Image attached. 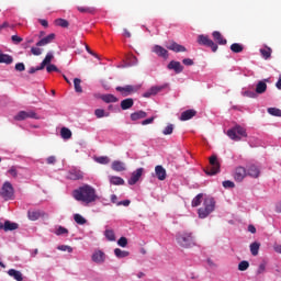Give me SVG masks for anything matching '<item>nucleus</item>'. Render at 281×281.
<instances>
[{
	"label": "nucleus",
	"instance_id": "obj_1",
	"mask_svg": "<svg viewBox=\"0 0 281 281\" xmlns=\"http://www.w3.org/2000/svg\"><path fill=\"white\" fill-rule=\"evenodd\" d=\"M71 195H72V199H75V201L85 203V205L95 203V201L99 199L95 188H93L91 184H83L75 189Z\"/></svg>",
	"mask_w": 281,
	"mask_h": 281
},
{
	"label": "nucleus",
	"instance_id": "obj_2",
	"mask_svg": "<svg viewBox=\"0 0 281 281\" xmlns=\"http://www.w3.org/2000/svg\"><path fill=\"white\" fill-rule=\"evenodd\" d=\"M176 240L183 249H190L196 246V243H194V236H192V233L190 232L178 233Z\"/></svg>",
	"mask_w": 281,
	"mask_h": 281
},
{
	"label": "nucleus",
	"instance_id": "obj_3",
	"mask_svg": "<svg viewBox=\"0 0 281 281\" xmlns=\"http://www.w3.org/2000/svg\"><path fill=\"white\" fill-rule=\"evenodd\" d=\"M216 207L214 198H206L203 206L198 210L199 218H207Z\"/></svg>",
	"mask_w": 281,
	"mask_h": 281
},
{
	"label": "nucleus",
	"instance_id": "obj_4",
	"mask_svg": "<svg viewBox=\"0 0 281 281\" xmlns=\"http://www.w3.org/2000/svg\"><path fill=\"white\" fill-rule=\"evenodd\" d=\"M210 166L204 169L205 175L209 177H214V175H218L221 172V162L218 161V157L213 155L209 158Z\"/></svg>",
	"mask_w": 281,
	"mask_h": 281
},
{
	"label": "nucleus",
	"instance_id": "obj_5",
	"mask_svg": "<svg viewBox=\"0 0 281 281\" xmlns=\"http://www.w3.org/2000/svg\"><path fill=\"white\" fill-rule=\"evenodd\" d=\"M227 136L229 139H233V142H240L243 137H247V130L240 125H236L227 131Z\"/></svg>",
	"mask_w": 281,
	"mask_h": 281
},
{
	"label": "nucleus",
	"instance_id": "obj_6",
	"mask_svg": "<svg viewBox=\"0 0 281 281\" xmlns=\"http://www.w3.org/2000/svg\"><path fill=\"white\" fill-rule=\"evenodd\" d=\"M0 196L3 199V201H13L14 199V187H12V183L4 182L1 190H0Z\"/></svg>",
	"mask_w": 281,
	"mask_h": 281
},
{
	"label": "nucleus",
	"instance_id": "obj_7",
	"mask_svg": "<svg viewBox=\"0 0 281 281\" xmlns=\"http://www.w3.org/2000/svg\"><path fill=\"white\" fill-rule=\"evenodd\" d=\"M138 89H142V86H132L127 85L125 87L117 86L115 91L121 93L123 98H128V95H133V93H137Z\"/></svg>",
	"mask_w": 281,
	"mask_h": 281
},
{
	"label": "nucleus",
	"instance_id": "obj_8",
	"mask_svg": "<svg viewBox=\"0 0 281 281\" xmlns=\"http://www.w3.org/2000/svg\"><path fill=\"white\" fill-rule=\"evenodd\" d=\"M199 45H204V47H211L212 52H218V45L214 43L207 35H199L198 36Z\"/></svg>",
	"mask_w": 281,
	"mask_h": 281
},
{
	"label": "nucleus",
	"instance_id": "obj_9",
	"mask_svg": "<svg viewBox=\"0 0 281 281\" xmlns=\"http://www.w3.org/2000/svg\"><path fill=\"white\" fill-rule=\"evenodd\" d=\"M38 120V115L36 114V112L34 111H20L18 113V115L14 116V120H16L18 122H22V120Z\"/></svg>",
	"mask_w": 281,
	"mask_h": 281
},
{
	"label": "nucleus",
	"instance_id": "obj_10",
	"mask_svg": "<svg viewBox=\"0 0 281 281\" xmlns=\"http://www.w3.org/2000/svg\"><path fill=\"white\" fill-rule=\"evenodd\" d=\"M233 177L237 183H240L245 180V177H247V169L245 167H237L233 173Z\"/></svg>",
	"mask_w": 281,
	"mask_h": 281
},
{
	"label": "nucleus",
	"instance_id": "obj_11",
	"mask_svg": "<svg viewBox=\"0 0 281 281\" xmlns=\"http://www.w3.org/2000/svg\"><path fill=\"white\" fill-rule=\"evenodd\" d=\"M142 175H144V168L136 169L127 181L128 186H135L142 179Z\"/></svg>",
	"mask_w": 281,
	"mask_h": 281
},
{
	"label": "nucleus",
	"instance_id": "obj_12",
	"mask_svg": "<svg viewBox=\"0 0 281 281\" xmlns=\"http://www.w3.org/2000/svg\"><path fill=\"white\" fill-rule=\"evenodd\" d=\"M167 49H170V52H176V54H179L181 52H188L186 46L178 44L177 42H169L166 46Z\"/></svg>",
	"mask_w": 281,
	"mask_h": 281
},
{
	"label": "nucleus",
	"instance_id": "obj_13",
	"mask_svg": "<svg viewBox=\"0 0 281 281\" xmlns=\"http://www.w3.org/2000/svg\"><path fill=\"white\" fill-rule=\"evenodd\" d=\"M19 225L11 221H5L4 224L0 222V229H3L4 232H14Z\"/></svg>",
	"mask_w": 281,
	"mask_h": 281
},
{
	"label": "nucleus",
	"instance_id": "obj_14",
	"mask_svg": "<svg viewBox=\"0 0 281 281\" xmlns=\"http://www.w3.org/2000/svg\"><path fill=\"white\" fill-rule=\"evenodd\" d=\"M155 175L158 181H166V177H168V175L166 173V169L161 165H157L155 167Z\"/></svg>",
	"mask_w": 281,
	"mask_h": 281
},
{
	"label": "nucleus",
	"instance_id": "obj_15",
	"mask_svg": "<svg viewBox=\"0 0 281 281\" xmlns=\"http://www.w3.org/2000/svg\"><path fill=\"white\" fill-rule=\"evenodd\" d=\"M106 259V255L102 250H97L92 255V262H95L97 265H102L104 260Z\"/></svg>",
	"mask_w": 281,
	"mask_h": 281
},
{
	"label": "nucleus",
	"instance_id": "obj_16",
	"mask_svg": "<svg viewBox=\"0 0 281 281\" xmlns=\"http://www.w3.org/2000/svg\"><path fill=\"white\" fill-rule=\"evenodd\" d=\"M248 177H252V179H258L260 177V168L256 165H250L246 171Z\"/></svg>",
	"mask_w": 281,
	"mask_h": 281
},
{
	"label": "nucleus",
	"instance_id": "obj_17",
	"mask_svg": "<svg viewBox=\"0 0 281 281\" xmlns=\"http://www.w3.org/2000/svg\"><path fill=\"white\" fill-rule=\"evenodd\" d=\"M54 38H56V34L50 33L46 37H44L41 41H38L36 43V47H45V45H49V43H52V41H54Z\"/></svg>",
	"mask_w": 281,
	"mask_h": 281
},
{
	"label": "nucleus",
	"instance_id": "obj_18",
	"mask_svg": "<svg viewBox=\"0 0 281 281\" xmlns=\"http://www.w3.org/2000/svg\"><path fill=\"white\" fill-rule=\"evenodd\" d=\"M153 52L160 58H168V49L164 48L162 46L155 45L153 47Z\"/></svg>",
	"mask_w": 281,
	"mask_h": 281
},
{
	"label": "nucleus",
	"instance_id": "obj_19",
	"mask_svg": "<svg viewBox=\"0 0 281 281\" xmlns=\"http://www.w3.org/2000/svg\"><path fill=\"white\" fill-rule=\"evenodd\" d=\"M112 170L114 172H124L126 170V164L120 161V160H114L111 166Z\"/></svg>",
	"mask_w": 281,
	"mask_h": 281
},
{
	"label": "nucleus",
	"instance_id": "obj_20",
	"mask_svg": "<svg viewBox=\"0 0 281 281\" xmlns=\"http://www.w3.org/2000/svg\"><path fill=\"white\" fill-rule=\"evenodd\" d=\"M196 115L195 110H186L181 113L180 120L181 122H188V120H192Z\"/></svg>",
	"mask_w": 281,
	"mask_h": 281
},
{
	"label": "nucleus",
	"instance_id": "obj_21",
	"mask_svg": "<svg viewBox=\"0 0 281 281\" xmlns=\"http://www.w3.org/2000/svg\"><path fill=\"white\" fill-rule=\"evenodd\" d=\"M68 179H70L71 181H78L80 179H82V171L77 170V169H72L68 172Z\"/></svg>",
	"mask_w": 281,
	"mask_h": 281
},
{
	"label": "nucleus",
	"instance_id": "obj_22",
	"mask_svg": "<svg viewBox=\"0 0 281 281\" xmlns=\"http://www.w3.org/2000/svg\"><path fill=\"white\" fill-rule=\"evenodd\" d=\"M168 69H173L176 74H181V71H183V66L181 65L180 61L171 60L168 64Z\"/></svg>",
	"mask_w": 281,
	"mask_h": 281
},
{
	"label": "nucleus",
	"instance_id": "obj_23",
	"mask_svg": "<svg viewBox=\"0 0 281 281\" xmlns=\"http://www.w3.org/2000/svg\"><path fill=\"white\" fill-rule=\"evenodd\" d=\"M135 101L132 98L124 99L121 101L122 111H128V109H133Z\"/></svg>",
	"mask_w": 281,
	"mask_h": 281
},
{
	"label": "nucleus",
	"instance_id": "obj_24",
	"mask_svg": "<svg viewBox=\"0 0 281 281\" xmlns=\"http://www.w3.org/2000/svg\"><path fill=\"white\" fill-rule=\"evenodd\" d=\"M212 36H213L214 41H216V43H218V45H227V40H225V37H223V34H221V32L214 31L212 33Z\"/></svg>",
	"mask_w": 281,
	"mask_h": 281
},
{
	"label": "nucleus",
	"instance_id": "obj_25",
	"mask_svg": "<svg viewBox=\"0 0 281 281\" xmlns=\"http://www.w3.org/2000/svg\"><path fill=\"white\" fill-rule=\"evenodd\" d=\"M147 113L145 111H137L131 114V121L137 122V120H144V117H147Z\"/></svg>",
	"mask_w": 281,
	"mask_h": 281
},
{
	"label": "nucleus",
	"instance_id": "obj_26",
	"mask_svg": "<svg viewBox=\"0 0 281 281\" xmlns=\"http://www.w3.org/2000/svg\"><path fill=\"white\" fill-rule=\"evenodd\" d=\"M12 63H14V58L8 54H2L0 50V64L12 65Z\"/></svg>",
	"mask_w": 281,
	"mask_h": 281
},
{
	"label": "nucleus",
	"instance_id": "obj_27",
	"mask_svg": "<svg viewBox=\"0 0 281 281\" xmlns=\"http://www.w3.org/2000/svg\"><path fill=\"white\" fill-rule=\"evenodd\" d=\"M8 276L14 278L16 281H23V273H21L19 270L10 269L8 271Z\"/></svg>",
	"mask_w": 281,
	"mask_h": 281
},
{
	"label": "nucleus",
	"instance_id": "obj_28",
	"mask_svg": "<svg viewBox=\"0 0 281 281\" xmlns=\"http://www.w3.org/2000/svg\"><path fill=\"white\" fill-rule=\"evenodd\" d=\"M41 216H43V213H41V211H32V210H30L27 212L29 221H38Z\"/></svg>",
	"mask_w": 281,
	"mask_h": 281
},
{
	"label": "nucleus",
	"instance_id": "obj_29",
	"mask_svg": "<svg viewBox=\"0 0 281 281\" xmlns=\"http://www.w3.org/2000/svg\"><path fill=\"white\" fill-rule=\"evenodd\" d=\"M101 100H103V102H106V104L115 103L119 101L117 97L113 94H103L101 97Z\"/></svg>",
	"mask_w": 281,
	"mask_h": 281
},
{
	"label": "nucleus",
	"instance_id": "obj_30",
	"mask_svg": "<svg viewBox=\"0 0 281 281\" xmlns=\"http://www.w3.org/2000/svg\"><path fill=\"white\" fill-rule=\"evenodd\" d=\"M78 12H81V14H94L95 8L93 7H77Z\"/></svg>",
	"mask_w": 281,
	"mask_h": 281
},
{
	"label": "nucleus",
	"instance_id": "obj_31",
	"mask_svg": "<svg viewBox=\"0 0 281 281\" xmlns=\"http://www.w3.org/2000/svg\"><path fill=\"white\" fill-rule=\"evenodd\" d=\"M111 186H124V179L122 177L112 176L110 177Z\"/></svg>",
	"mask_w": 281,
	"mask_h": 281
},
{
	"label": "nucleus",
	"instance_id": "obj_32",
	"mask_svg": "<svg viewBox=\"0 0 281 281\" xmlns=\"http://www.w3.org/2000/svg\"><path fill=\"white\" fill-rule=\"evenodd\" d=\"M259 251H260V243L254 241L252 244H250L251 256H258Z\"/></svg>",
	"mask_w": 281,
	"mask_h": 281
},
{
	"label": "nucleus",
	"instance_id": "obj_33",
	"mask_svg": "<svg viewBox=\"0 0 281 281\" xmlns=\"http://www.w3.org/2000/svg\"><path fill=\"white\" fill-rule=\"evenodd\" d=\"M272 52L273 50L271 49V47L260 49V54H261L262 58H265V60H269V58H271Z\"/></svg>",
	"mask_w": 281,
	"mask_h": 281
},
{
	"label": "nucleus",
	"instance_id": "obj_34",
	"mask_svg": "<svg viewBox=\"0 0 281 281\" xmlns=\"http://www.w3.org/2000/svg\"><path fill=\"white\" fill-rule=\"evenodd\" d=\"M267 91V83L265 81H259L256 86V93L262 94Z\"/></svg>",
	"mask_w": 281,
	"mask_h": 281
},
{
	"label": "nucleus",
	"instance_id": "obj_35",
	"mask_svg": "<svg viewBox=\"0 0 281 281\" xmlns=\"http://www.w3.org/2000/svg\"><path fill=\"white\" fill-rule=\"evenodd\" d=\"M114 256H116V258H128L130 252L120 248H115Z\"/></svg>",
	"mask_w": 281,
	"mask_h": 281
},
{
	"label": "nucleus",
	"instance_id": "obj_36",
	"mask_svg": "<svg viewBox=\"0 0 281 281\" xmlns=\"http://www.w3.org/2000/svg\"><path fill=\"white\" fill-rule=\"evenodd\" d=\"M243 49H245V46H243L241 44L234 43L231 45V50L234 54H240L243 52Z\"/></svg>",
	"mask_w": 281,
	"mask_h": 281
},
{
	"label": "nucleus",
	"instance_id": "obj_37",
	"mask_svg": "<svg viewBox=\"0 0 281 281\" xmlns=\"http://www.w3.org/2000/svg\"><path fill=\"white\" fill-rule=\"evenodd\" d=\"M202 200H203V193H199L195 198H193L191 202L192 207H199V205H201Z\"/></svg>",
	"mask_w": 281,
	"mask_h": 281
},
{
	"label": "nucleus",
	"instance_id": "obj_38",
	"mask_svg": "<svg viewBox=\"0 0 281 281\" xmlns=\"http://www.w3.org/2000/svg\"><path fill=\"white\" fill-rule=\"evenodd\" d=\"M60 136L63 137V139H71V130L63 127L60 130Z\"/></svg>",
	"mask_w": 281,
	"mask_h": 281
},
{
	"label": "nucleus",
	"instance_id": "obj_39",
	"mask_svg": "<svg viewBox=\"0 0 281 281\" xmlns=\"http://www.w3.org/2000/svg\"><path fill=\"white\" fill-rule=\"evenodd\" d=\"M74 221H75V223H77V225H86L87 224V220L78 213L74 215Z\"/></svg>",
	"mask_w": 281,
	"mask_h": 281
},
{
	"label": "nucleus",
	"instance_id": "obj_40",
	"mask_svg": "<svg viewBox=\"0 0 281 281\" xmlns=\"http://www.w3.org/2000/svg\"><path fill=\"white\" fill-rule=\"evenodd\" d=\"M81 82H82V80H80V78L74 79V87H75L76 93H82V86H80Z\"/></svg>",
	"mask_w": 281,
	"mask_h": 281
},
{
	"label": "nucleus",
	"instance_id": "obj_41",
	"mask_svg": "<svg viewBox=\"0 0 281 281\" xmlns=\"http://www.w3.org/2000/svg\"><path fill=\"white\" fill-rule=\"evenodd\" d=\"M268 113L274 117H281V110L278 108H269Z\"/></svg>",
	"mask_w": 281,
	"mask_h": 281
},
{
	"label": "nucleus",
	"instance_id": "obj_42",
	"mask_svg": "<svg viewBox=\"0 0 281 281\" xmlns=\"http://www.w3.org/2000/svg\"><path fill=\"white\" fill-rule=\"evenodd\" d=\"M104 236H105V238H108L110 241H114V240H115V232H113V229H105Z\"/></svg>",
	"mask_w": 281,
	"mask_h": 281
},
{
	"label": "nucleus",
	"instance_id": "obj_43",
	"mask_svg": "<svg viewBox=\"0 0 281 281\" xmlns=\"http://www.w3.org/2000/svg\"><path fill=\"white\" fill-rule=\"evenodd\" d=\"M55 25H58L59 27H69V21L65 19H57L55 20Z\"/></svg>",
	"mask_w": 281,
	"mask_h": 281
},
{
	"label": "nucleus",
	"instance_id": "obj_44",
	"mask_svg": "<svg viewBox=\"0 0 281 281\" xmlns=\"http://www.w3.org/2000/svg\"><path fill=\"white\" fill-rule=\"evenodd\" d=\"M97 164H102L103 166H106V164H110L111 159L106 156H100L95 158Z\"/></svg>",
	"mask_w": 281,
	"mask_h": 281
},
{
	"label": "nucleus",
	"instance_id": "obj_45",
	"mask_svg": "<svg viewBox=\"0 0 281 281\" xmlns=\"http://www.w3.org/2000/svg\"><path fill=\"white\" fill-rule=\"evenodd\" d=\"M55 234H56V236H65V235L69 234V229H67L63 226H58Z\"/></svg>",
	"mask_w": 281,
	"mask_h": 281
},
{
	"label": "nucleus",
	"instance_id": "obj_46",
	"mask_svg": "<svg viewBox=\"0 0 281 281\" xmlns=\"http://www.w3.org/2000/svg\"><path fill=\"white\" fill-rule=\"evenodd\" d=\"M248 269H249V261L244 260V261L239 262V265H238L239 271H247Z\"/></svg>",
	"mask_w": 281,
	"mask_h": 281
},
{
	"label": "nucleus",
	"instance_id": "obj_47",
	"mask_svg": "<svg viewBox=\"0 0 281 281\" xmlns=\"http://www.w3.org/2000/svg\"><path fill=\"white\" fill-rule=\"evenodd\" d=\"M175 131V125L169 124L165 127L162 131V135H172V132Z\"/></svg>",
	"mask_w": 281,
	"mask_h": 281
},
{
	"label": "nucleus",
	"instance_id": "obj_48",
	"mask_svg": "<svg viewBox=\"0 0 281 281\" xmlns=\"http://www.w3.org/2000/svg\"><path fill=\"white\" fill-rule=\"evenodd\" d=\"M150 89L151 93H154V95H157V93H160V91H164V89H166V86H154Z\"/></svg>",
	"mask_w": 281,
	"mask_h": 281
},
{
	"label": "nucleus",
	"instance_id": "obj_49",
	"mask_svg": "<svg viewBox=\"0 0 281 281\" xmlns=\"http://www.w3.org/2000/svg\"><path fill=\"white\" fill-rule=\"evenodd\" d=\"M8 175H10L11 177H13V179H16V177H19V171H16V167L12 166L9 170H8Z\"/></svg>",
	"mask_w": 281,
	"mask_h": 281
},
{
	"label": "nucleus",
	"instance_id": "obj_50",
	"mask_svg": "<svg viewBox=\"0 0 281 281\" xmlns=\"http://www.w3.org/2000/svg\"><path fill=\"white\" fill-rule=\"evenodd\" d=\"M265 271H267V263L262 262L257 269V276H261V273H265Z\"/></svg>",
	"mask_w": 281,
	"mask_h": 281
},
{
	"label": "nucleus",
	"instance_id": "obj_51",
	"mask_svg": "<svg viewBox=\"0 0 281 281\" xmlns=\"http://www.w3.org/2000/svg\"><path fill=\"white\" fill-rule=\"evenodd\" d=\"M57 249L59 251H68V254H71L74 251V248H71L70 246H67V245L58 246Z\"/></svg>",
	"mask_w": 281,
	"mask_h": 281
},
{
	"label": "nucleus",
	"instance_id": "obj_52",
	"mask_svg": "<svg viewBox=\"0 0 281 281\" xmlns=\"http://www.w3.org/2000/svg\"><path fill=\"white\" fill-rule=\"evenodd\" d=\"M46 71L48 72V74H52V71H60L59 69H58V67H56V65H54V64H48L47 66H46Z\"/></svg>",
	"mask_w": 281,
	"mask_h": 281
},
{
	"label": "nucleus",
	"instance_id": "obj_53",
	"mask_svg": "<svg viewBox=\"0 0 281 281\" xmlns=\"http://www.w3.org/2000/svg\"><path fill=\"white\" fill-rule=\"evenodd\" d=\"M117 245L119 247H126L128 245V239L126 237H121L117 240Z\"/></svg>",
	"mask_w": 281,
	"mask_h": 281
},
{
	"label": "nucleus",
	"instance_id": "obj_54",
	"mask_svg": "<svg viewBox=\"0 0 281 281\" xmlns=\"http://www.w3.org/2000/svg\"><path fill=\"white\" fill-rule=\"evenodd\" d=\"M127 60L130 66L137 65V57H135L134 55H130L127 57Z\"/></svg>",
	"mask_w": 281,
	"mask_h": 281
},
{
	"label": "nucleus",
	"instance_id": "obj_55",
	"mask_svg": "<svg viewBox=\"0 0 281 281\" xmlns=\"http://www.w3.org/2000/svg\"><path fill=\"white\" fill-rule=\"evenodd\" d=\"M47 65H50L52 60H54V54L47 53L45 58L43 59Z\"/></svg>",
	"mask_w": 281,
	"mask_h": 281
},
{
	"label": "nucleus",
	"instance_id": "obj_56",
	"mask_svg": "<svg viewBox=\"0 0 281 281\" xmlns=\"http://www.w3.org/2000/svg\"><path fill=\"white\" fill-rule=\"evenodd\" d=\"M11 41L15 43V45H19V43H23V37H20L19 35H12Z\"/></svg>",
	"mask_w": 281,
	"mask_h": 281
},
{
	"label": "nucleus",
	"instance_id": "obj_57",
	"mask_svg": "<svg viewBox=\"0 0 281 281\" xmlns=\"http://www.w3.org/2000/svg\"><path fill=\"white\" fill-rule=\"evenodd\" d=\"M31 54H33V56H41L43 54V50H41V48L38 47H32Z\"/></svg>",
	"mask_w": 281,
	"mask_h": 281
},
{
	"label": "nucleus",
	"instance_id": "obj_58",
	"mask_svg": "<svg viewBox=\"0 0 281 281\" xmlns=\"http://www.w3.org/2000/svg\"><path fill=\"white\" fill-rule=\"evenodd\" d=\"M46 164L48 166H54V164H56V156H49L48 158H46Z\"/></svg>",
	"mask_w": 281,
	"mask_h": 281
},
{
	"label": "nucleus",
	"instance_id": "obj_59",
	"mask_svg": "<svg viewBox=\"0 0 281 281\" xmlns=\"http://www.w3.org/2000/svg\"><path fill=\"white\" fill-rule=\"evenodd\" d=\"M236 184L234 182H232L231 180H225L223 182V188H235Z\"/></svg>",
	"mask_w": 281,
	"mask_h": 281
},
{
	"label": "nucleus",
	"instance_id": "obj_60",
	"mask_svg": "<svg viewBox=\"0 0 281 281\" xmlns=\"http://www.w3.org/2000/svg\"><path fill=\"white\" fill-rule=\"evenodd\" d=\"M94 115L97 116V117H99V119H101V117H104V110H102V109H97L95 111H94Z\"/></svg>",
	"mask_w": 281,
	"mask_h": 281
},
{
	"label": "nucleus",
	"instance_id": "obj_61",
	"mask_svg": "<svg viewBox=\"0 0 281 281\" xmlns=\"http://www.w3.org/2000/svg\"><path fill=\"white\" fill-rule=\"evenodd\" d=\"M183 65H186L187 67H192V65H194V60H192L191 58H184L182 60Z\"/></svg>",
	"mask_w": 281,
	"mask_h": 281
},
{
	"label": "nucleus",
	"instance_id": "obj_62",
	"mask_svg": "<svg viewBox=\"0 0 281 281\" xmlns=\"http://www.w3.org/2000/svg\"><path fill=\"white\" fill-rule=\"evenodd\" d=\"M15 70H16V71H25V64H23V63H18V64L15 65Z\"/></svg>",
	"mask_w": 281,
	"mask_h": 281
},
{
	"label": "nucleus",
	"instance_id": "obj_63",
	"mask_svg": "<svg viewBox=\"0 0 281 281\" xmlns=\"http://www.w3.org/2000/svg\"><path fill=\"white\" fill-rule=\"evenodd\" d=\"M153 122H155V116H151V117H149V119L144 120V121L142 122V125H143V126H146V125H148V124H153Z\"/></svg>",
	"mask_w": 281,
	"mask_h": 281
},
{
	"label": "nucleus",
	"instance_id": "obj_64",
	"mask_svg": "<svg viewBox=\"0 0 281 281\" xmlns=\"http://www.w3.org/2000/svg\"><path fill=\"white\" fill-rule=\"evenodd\" d=\"M256 93L254 91H245L244 95H246V98H256Z\"/></svg>",
	"mask_w": 281,
	"mask_h": 281
}]
</instances>
